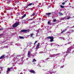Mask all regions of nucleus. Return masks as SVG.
Listing matches in <instances>:
<instances>
[{"label": "nucleus", "instance_id": "nucleus-1", "mask_svg": "<svg viewBox=\"0 0 74 74\" xmlns=\"http://www.w3.org/2000/svg\"><path fill=\"white\" fill-rule=\"evenodd\" d=\"M71 47H70L69 48H68V50L66 52H65L64 53L63 52H62V53H65V54H66V56L67 55H68V54H67V53H70V51H71Z\"/></svg>", "mask_w": 74, "mask_h": 74}, {"label": "nucleus", "instance_id": "nucleus-2", "mask_svg": "<svg viewBox=\"0 0 74 74\" xmlns=\"http://www.w3.org/2000/svg\"><path fill=\"white\" fill-rule=\"evenodd\" d=\"M30 30L29 29H25V30H22L21 31V33H23L25 32V33H28V32H30Z\"/></svg>", "mask_w": 74, "mask_h": 74}, {"label": "nucleus", "instance_id": "nucleus-3", "mask_svg": "<svg viewBox=\"0 0 74 74\" xmlns=\"http://www.w3.org/2000/svg\"><path fill=\"white\" fill-rule=\"evenodd\" d=\"M47 38L50 39V40L49 41H50V42H52V41H53L54 38L52 36H48L47 37Z\"/></svg>", "mask_w": 74, "mask_h": 74}, {"label": "nucleus", "instance_id": "nucleus-4", "mask_svg": "<svg viewBox=\"0 0 74 74\" xmlns=\"http://www.w3.org/2000/svg\"><path fill=\"white\" fill-rule=\"evenodd\" d=\"M19 25V22L16 23L13 25V27H16V26H18Z\"/></svg>", "mask_w": 74, "mask_h": 74}, {"label": "nucleus", "instance_id": "nucleus-5", "mask_svg": "<svg viewBox=\"0 0 74 74\" xmlns=\"http://www.w3.org/2000/svg\"><path fill=\"white\" fill-rule=\"evenodd\" d=\"M41 31V29H39L38 30H36V31L37 32V33L36 34V36H38V34L39 32H40Z\"/></svg>", "mask_w": 74, "mask_h": 74}, {"label": "nucleus", "instance_id": "nucleus-6", "mask_svg": "<svg viewBox=\"0 0 74 74\" xmlns=\"http://www.w3.org/2000/svg\"><path fill=\"white\" fill-rule=\"evenodd\" d=\"M7 69H8V70L7 71V73L8 74V73L9 72H10V70L12 69V68H8Z\"/></svg>", "mask_w": 74, "mask_h": 74}, {"label": "nucleus", "instance_id": "nucleus-7", "mask_svg": "<svg viewBox=\"0 0 74 74\" xmlns=\"http://www.w3.org/2000/svg\"><path fill=\"white\" fill-rule=\"evenodd\" d=\"M30 53H31V51H29L28 53V55H27V56L28 57H30Z\"/></svg>", "mask_w": 74, "mask_h": 74}, {"label": "nucleus", "instance_id": "nucleus-8", "mask_svg": "<svg viewBox=\"0 0 74 74\" xmlns=\"http://www.w3.org/2000/svg\"><path fill=\"white\" fill-rule=\"evenodd\" d=\"M39 47H40V43H38V44L36 46V49H38L39 48Z\"/></svg>", "mask_w": 74, "mask_h": 74}, {"label": "nucleus", "instance_id": "nucleus-9", "mask_svg": "<svg viewBox=\"0 0 74 74\" xmlns=\"http://www.w3.org/2000/svg\"><path fill=\"white\" fill-rule=\"evenodd\" d=\"M23 57H22L20 58V60H21V62L23 63V62H24V61L23 60Z\"/></svg>", "mask_w": 74, "mask_h": 74}, {"label": "nucleus", "instance_id": "nucleus-10", "mask_svg": "<svg viewBox=\"0 0 74 74\" xmlns=\"http://www.w3.org/2000/svg\"><path fill=\"white\" fill-rule=\"evenodd\" d=\"M29 72L32 73H35V71L34 70H30L29 71Z\"/></svg>", "mask_w": 74, "mask_h": 74}, {"label": "nucleus", "instance_id": "nucleus-11", "mask_svg": "<svg viewBox=\"0 0 74 74\" xmlns=\"http://www.w3.org/2000/svg\"><path fill=\"white\" fill-rule=\"evenodd\" d=\"M35 14H36V13H35V12H34L30 16L31 17H32V16H34V15H35Z\"/></svg>", "mask_w": 74, "mask_h": 74}, {"label": "nucleus", "instance_id": "nucleus-12", "mask_svg": "<svg viewBox=\"0 0 74 74\" xmlns=\"http://www.w3.org/2000/svg\"><path fill=\"white\" fill-rule=\"evenodd\" d=\"M54 56H55V54L50 55L49 56V57H51V58H52L53 57H54Z\"/></svg>", "mask_w": 74, "mask_h": 74}, {"label": "nucleus", "instance_id": "nucleus-13", "mask_svg": "<svg viewBox=\"0 0 74 74\" xmlns=\"http://www.w3.org/2000/svg\"><path fill=\"white\" fill-rule=\"evenodd\" d=\"M50 45L51 46H52V45H53V46H54V47L56 46V44H53V43L50 44Z\"/></svg>", "mask_w": 74, "mask_h": 74}, {"label": "nucleus", "instance_id": "nucleus-14", "mask_svg": "<svg viewBox=\"0 0 74 74\" xmlns=\"http://www.w3.org/2000/svg\"><path fill=\"white\" fill-rule=\"evenodd\" d=\"M5 56L4 55H3L2 56L0 57V59H3V58H4Z\"/></svg>", "mask_w": 74, "mask_h": 74}, {"label": "nucleus", "instance_id": "nucleus-15", "mask_svg": "<svg viewBox=\"0 0 74 74\" xmlns=\"http://www.w3.org/2000/svg\"><path fill=\"white\" fill-rule=\"evenodd\" d=\"M47 23L49 25H52V23L50 21H48Z\"/></svg>", "mask_w": 74, "mask_h": 74}, {"label": "nucleus", "instance_id": "nucleus-16", "mask_svg": "<svg viewBox=\"0 0 74 74\" xmlns=\"http://www.w3.org/2000/svg\"><path fill=\"white\" fill-rule=\"evenodd\" d=\"M59 55H60V53H58L57 54H54V56H58Z\"/></svg>", "mask_w": 74, "mask_h": 74}, {"label": "nucleus", "instance_id": "nucleus-17", "mask_svg": "<svg viewBox=\"0 0 74 74\" xmlns=\"http://www.w3.org/2000/svg\"><path fill=\"white\" fill-rule=\"evenodd\" d=\"M19 38L20 39H23L24 38L23 36H19Z\"/></svg>", "mask_w": 74, "mask_h": 74}, {"label": "nucleus", "instance_id": "nucleus-18", "mask_svg": "<svg viewBox=\"0 0 74 74\" xmlns=\"http://www.w3.org/2000/svg\"><path fill=\"white\" fill-rule=\"evenodd\" d=\"M32 5H33V3H29V4H28V5H27V7H28L29 6Z\"/></svg>", "mask_w": 74, "mask_h": 74}, {"label": "nucleus", "instance_id": "nucleus-19", "mask_svg": "<svg viewBox=\"0 0 74 74\" xmlns=\"http://www.w3.org/2000/svg\"><path fill=\"white\" fill-rule=\"evenodd\" d=\"M59 38H61V39L62 40H64V38H63L61 37H59Z\"/></svg>", "mask_w": 74, "mask_h": 74}, {"label": "nucleus", "instance_id": "nucleus-20", "mask_svg": "<svg viewBox=\"0 0 74 74\" xmlns=\"http://www.w3.org/2000/svg\"><path fill=\"white\" fill-rule=\"evenodd\" d=\"M26 14H24L23 16L22 17V18H23L25 17L26 16Z\"/></svg>", "mask_w": 74, "mask_h": 74}, {"label": "nucleus", "instance_id": "nucleus-21", "mask_svg": "<svg viewBox=\"0 0 74 74\" xmlns=\"http://www.w3.org/2000/svg\"><path fill=\"white\" fill-rule=\"evenodd\" d=\"M66 29H64V30H63V31H62L61 32V33H63V32H66Z\"/></svg>", "mask_w": 74, "mask_h": 74}, {"label": "nucleus", "instance_id": "nucleus-22", "mask_svg": "<svg viewBox=\"0 0 74 74\" xmlns=\"http://www.w3.org/2000/svg\"><path fill=\"white\" fill-rule=\"evenodd\" d=\"M10 3H11V1L10 0L8 1L7 2V4H10Z\"/></svg>", "mask_w": 74, "mask_h": 74}, {"label": "nucleus", "instance_id": "nucleus-23", "mask_svg": "<svg viewBox=\"0 0 74 74\" xmlns=\"http://www.w3.org/2000/svg\"><path fill=\"white\" fill-rule=\"evenodd\" d=\"M34 62H36V59L34 58V59L32 61V62L34 63Z\"/></svg>", "mask_w": 74, "mask_h": 74}, {"label": "nucleus", "instance_id": "nucleus-24", "mask_svg": "<svg viewBox=\"0 0 74 74\" xmlns=\"http://www.w3.org/2000/svg\"><path fill=\"white\" fill-rule=\"evenodd\" d=\"M59 14L60 15H63V14L62 13L60 12H59Z\"/></svg>", "mask_w": 74, "mask_h": 74}, {"label": "nucleus", "instance_id": "nucleus-25", "mask_svg": "<svg viewBox=\"0 0 74 74\" xmlns=\"http://www.w3.org/2000/svg\"><path fill=\"white\" fill-rule=\"evenodd\" d=\"M46 15H50V14H51V13H47L46 14Z\"/></svg>", "mask_w": 74, "mask_h": 74}, {"label": "nucleus", "instance_id": "nucleus-26", "mask_svg": "<svg viewBox=\"0 0 74 74\" xmlns=\"http://www.w3.org/2000/svg\"><path fill=\"white\" fill-rule=\"evenodd\" d=\"M11 44H12V43H9L8 44V46H10V45H11Z\"/></svg>", "mask_w": 74, "mask_h": 74}, {"label": "nucleus", "instance_id": "nucleus-27", "mask_svg": "<svg viewBox=\"0 0 74 74\" xmlns=\"http://www.w3.org/2000/svg\"><path fill=\"white\" fill-rule=\"evenodd\" d=\"M16 45H17V46H20V45H21V44L20 43H17V44H16Z\"/></svg>", "mask_w": 74, "mask_h": 74}, {"label": "nucleus", "instance_id": "nucleus-28", "mask_svg": "<svg viewBox=\"0 0 74 74\" xmlns=\"http://www.w3.org/2000/svg\"><path fill=\"white\" fill-rule=\"evenodd\" d=\"M61 8H64V6L61 5Z\"/></svg>", "mask_w": 74, "mask_h": 74}, {"label": "nucleus", "instance_id": "nucleus-29", "mask_svg": "<svg viewBox=\"0 0 74 74\" xmlns=\"http://www.w3.org/2000/svg\"><path fill=\"white\" fill-rule=\"evenodd\" d=\"M53 22H55L56 21V19H55L53 20Z\"/></svg>", "mask_w": 74, "mask_h": 74}, {"label": "nucleus", "instance_id": "nucleus-30", "mask_svg": "<svg viewBox=\"0 0 74 74\" xmlns=\"http://www.w3.org/2000/svg\"><path fill=\"white\" fill-rule=\"evenodd\" d=\"M38 42V41H36L34 43V45H35V44H36V43H37V42Z\"/></svg>", "mask_w": 74, "mask_h": 74}, {"label": "nucleus", "instance_id": "nucleus-31", "mask_svg": "<svg viewBox=\"0 0 74 74\" xmlns=\"http://www.w3.org/2000/svg\"><path fill=\"white\" fill-rule=\"evenodd\" d=\"M16 60H17V62H18V61H19V60H20V59H18V58H16Z\"/></svg>", "mask_w": 74, "mask_h": 74}, {"label": "nucleus", "instance_id": "nucleus-32", "mask_svg": "<svg viewBox=\"0 0 74 74\" xmlns=\"http://www.w3.org/2000/svg\"><path fill=\"white\" fill-rule=\"evenodd\" d=\"M49 74V71H47V73H46V74Z\"/></svg>", "mask_w": 74, "mask_h": 74}, {"label": "nucleus", "instance_id": "nucleus-33", "mask_svg": "<svg viewBox=\"0 0 74 74\" xmlns=\"http://www.w3.org/2000/svg\"><path fill=\"white\" fill-rule=\"evenodd\" d=\"M70 18H71V17H68L67 18V19L69 20V19H70Z\"/></svg>", "mask_w": 74, "mask_h": 74}, {"label": "nucleus", "instance_id": "nucleus-34", "mask_svg": "<svg viewBox=\"0 0 74 74\" xmlns=\"http://www.w3.org/2000/svg\"><path fill=\"white\" fill-rule=\"evenodd\" d=\"M33 34H30L31 37H32V36H33Z\"/></svg>", "mask_w": 74, "mask_h": 74}, {"label": "nucleus", "instance_id": "nucleus-35", "mask_svg": "<svg viewBox=\"0 0 74 74\" xmlns=\"http://www.w3.org/2000/svg\"><path fill=\"white\" fill-rule=\"evenodd\" d=\"M3 28L1 27V29H0V30H3Z\"/></svg>", "mask_w": 74, "mask_h": 74}, {"label": "nucleus", "instance_id": "nucleus-36", "mask_svg": "<svg viewBox=\"0 0 74 74\" xmlns=\"http://www.w3.org/2000/svg\"><path fill=\"white\" fill-rule=\"evenodd\" d=\"M65 3H66L65 2H63V3H62V5H64V4H65Z\"/></svg>", "mask_w": 74, "mask_h": 74}, {"label": "nucleus", "instance_id": "nucleus-37", "mask_svg": "<svg viewBox=\"0 0 74 74\" xmlns=\"http://www.w3.org/2000/svg\"><path fill=\"white\" fill-rule=\"evenodd\" d=\"M3 34H1L0 35V38H1V37L2 36H3Z\"/></svg>", "mask_w": 74, "mask_h": 74}, {"label": "nucleus", "instance_id": "nucleus-38", "mask_svg": "<svg viewBox=\"0 0 74 74\" xmlns=\"http://www.w3.org/2000/svg\"><path fill=\"white\" fill-rule=\"evenodd\" d=\"M40 53H43V51H41L40 52Z\"/></svg>", "mask_w": 74, "mask_h": 74}, {"label": "nucleus", "instance_id": "nucleus-39", "mask_svg": "<svg viewBox=\"0 0 74 74\" xmlns=\"http://www.w3.org/2000/svg\"><path fill=\"white\" fill-rule=\"evenodd\" d=\"M71 32H74V30H71Z\"/></svg>", "mask_w": 74, "mask_h": 74}, {"label": "nucleus", "instance_id": "nucleus-40", "mask_svg": "<svg viewBox=\"0 0 74 74\" xmlns=\"http://www.w3.org/2000/svg\"><path fill=\"white\" fill-rule=\"evenodd\" d=\"M35 3H38V1H36L35 2Z\"/></svg>", "mask_w": 74, "mask_h": 74}, {"label": "nucleus", "instance_id": "nucleus-41", "mask_svg": "<svg viewBox=\"0 0 74 74\" xmlns=\"http://www.w3.org/2000/svg\"><path fill=\"white\" fill-rule=\"evenodd\" d=\"M3 68V67H0V69H2Z\"/></svg>", "mask_w": 74, "mask_h": 74}, {"label": "nucleus", "instance_id": "nucleus-42", "mask_svg": "<svg viewBox=\"0 0 74 74\" xmlns=\"http://www.w3.org/2000/svg\"><path fill=\"white\" fill-rule=\"evenodd\" d=\"M27 7H28V6H27H27H26L25 7V8H27Z\"/></svg>", "mask_w": 74, "mask_h": 74}, {"label": "nucleus", "instance_id": "nucleus-43", "mask_svg": "<svg viewBox=\"0 0 74 74\" xmlns=\"http://www.w3.org/2000/svg\"><path fill=\"white\" fill-rule=\"evenodd\" d=\"M63 66H61V68H63Z\"/></svg>", "mask_w": 74, "mask_h": 74}, {"label": "nucleus", "instance_id": "nucleus-44", "mask_svg": "<svg viewBox=\"0 0 74 74\" xmlns=\"http://www.w3.org/2000/svg\"><path fill=\"white\" fill-rule=\"evenodd\" d=\"M33 20V18H31L29 19V20Z\"/></svg>", "mask_w": 74, "mask_h": 74}, {"label": "nucleus", "instance_id": "nucleus-45", "mask_svg": "<svg viewBox=\"0 0 74 74\" xmlns=\"http://www.w3.org/2000/svg\"><path fill=\"white\" fill-rule=\"evenodd\" d=\"M68 44H71V42H69L68 43Z\"/></svg>", "mask_w": 74, "mask_h": 74}, {"label": "nucleus", "instance_id": "nucleus-46", "mask_svg": "<svg viewBox=\"0 0 74 74\" xmlns=\"http://www.w3.org/2000/svg\"><path fill=\"white\" fill-rule=\"evenodd\" d=\"M50 74H52V72H50Z\"/></svg>", "mask_w": 74, "mask_h": 74}, {"label": "nucleus", "instance_id": "nucleus-47", "mask_svg": "<svg viewBox=\"0 0 74 74\" xmlns=\"http://www.w3.org/2000/svg\"><path fill=\"white\" fill-rule=\"evenodd\" d=\"M73 27H74V25L73 26V27H71V28H73Z\"/></svg>", "mask_w": 74, "mask_h": 74}, {"label": "nucleus", "instance_id": "nucleus-48", "mask_svg": "<svg viewBox=\"0 0 74 74\" xmlns=\"http://www.w3.org/2000/svg\"><path fill=\"white\" fill-rule=\"evenodd\" d=\"M69 40H70V38H69V39H67V40H68V41H69Z\"/></svg>", "mask_w": 74, "mask_h": 74}, {"label": "nucleus", "instance_id": "nucleus-49", "mask_svg": "<svg viewBox=\"0 0 74 74\" xmlns=\"http://www.w3.org/2000/svg\"><path fill=\"white\" fill-rule=\"evenodd\" d=\"M25 38H27V37L26 36L25 37Z\"/></svg>", "mask_w": 74, "mask_h": 74}, {"label": "nucleus", "instance_id": "nucleus-50", "mask_svg": "<svg viewBox=\"0 0 74 74\" xmlns=\"http://www.w3.org/2000/svg\"><path fill=\"white\" fill-rule=\"evenodd\" d=\"M26 37H29V36H26Z\"/></svg>", "mask_w": 74, "mask_h": 74}, {"label": "nucleus", "instance_id": "nucleus-51", "mask_svg": "<svg viewBox=\"0 0 74 74\" xmlns=\"http://www.w3.org/2000/svg\"><path fill=\"white\" fill-rule=\"evenodd\" d=\"M54 24H55L54 23H53L52 24V25H54Z\"/></svg>", "mask_w": 74, "mask_h": 74}, {"label": "nucleus", "instance_id": "nucleus-52", "mask_svg": "<svg viewBox=\"0 0 74 74\" xmlns=\"http://www.w3.org/2000/svg\"><path fill=\"white\" fill-rule=\"evenodd\" d=\"M28 59H29L28 58H27L26 60H28Z\"/></svg>", "mask_w": 74, "mask_h": 74}, {"label": "nucleus", "instance_id": "nucleus-53", "mask_svg": "<svg viewBox=\"0 0 74 74\" xmlns=\"http://www.w3.org/2000/svg\"><path fill=\"white\" fill-rule=\"evenodd\" d=\"M13 5H15V4H13Z\"/></svg>", "mask_w": 74, "mask_h": 74}, {"label": "nucleus", "instance_id": "nucleus-54", "mask_svg": "<svg viewBox=\"0 0 74 74\" xmlns=\"http://www.w3.org/2000/svg\"><path fill=\"white\" fill-rule=\"evenodd\" d=\"M66 44H68V43L66 44H65V45H66Z\"/></svg>", "mask_w": 74, "mask_h": 74}, {"label": "nucleus", "instance_id": "nucleus-55", "mask_svg": "<svg viewBox=\"0 0 74 74\" xmlns=\"http://www.w3.org/2000/svg\"><path fill=\"white\" fill-rule=\"evenodd\" d=\"M48 59H49V58H48L46 60H48Z\"/></svg>", "mask_w": 74, "mask_h": 74}, {"label": "nucleus", "instance_id": "nucleus-56", "mask_svg": "<svg viewBox=\"0 0 74 74\" xmlns=\"http://www.w3.org/2000/svg\"><path fill=\"white\" fill-rule=\"evenodd\" d=\"M32 56H34V55H33V54L32 55Z\"/></svg>", "mask_w": 74, "mask_h": 74}, {"label": "nucleus", "instance_id": "nucleus-57", "mask_svg": "<svg viewBox=\"0 0 74 74\" xmlns=\"http://www.w3.org/2000/svg\"><path fill=\"white\" fill-rule=\"evenodd\" d=\"M32 8H30L29 9V10H32Z\"/></svg>", "mask_w": 74, "mask_h": 74}, {"label": "nucleus", "instance_id": "nucleus-58", "mask_svg": "<svg viewBox=\"0 0 74 74\" xmlns=\"http://www.w3.org/2000/svg\"><path fill=\"white\" fill-rule=\"evenodd\" d=\"M20 74H22V73H20Z\"/></svg>", "mask_w": 74, "mask_h": 74}, {"label": "nucleus", "instance_id": "nucleus-59", "mask_svg": "<svg viewBox=\"0 0 74 74\" xmlns=\"http://www.w3.org/2000/svg\"><path fill=\"white\" fill-rule=\"evenodd\" d=\"M54 73H55V71L53 72Z\"/></svg>", "mask_w": 74, "mask_h": 74}, {"label": "nucleus", "instance_id": "nucleus-60", "mask_svg": "<svg viewBox=\"0 0 74 74\" xmlns=\"http://www.w3.org/2000/svg\"><path fill=\"white\" fill-rule=\"evenodd\" d=\"M73 52H74V51H73Z\"/></svg>", "mask_w": 74, "mask_h": 74}, {"label": "nucleus", "instance_id": "nucleus-61", "mask_svg": "<svg viewBox=\"0 0 74 74\" xmlns=\"http://www.w3.org/2000/svg\"><path fill=\"white\" fill-rule=\"evenodd\" d=\"M53 68H55V66H53Z\"/></svg>", "mask_w": 74, "mask_h": 74}, {"label": "nucleus", "instance_id": "nucleus-62", "mask_svg": "<svg viewBox=\"0 0 74 74\" xmlns=\"http://www.w3.org/2000/svg\"><path fill=\"white\" fill-rule=\"evenodd\" d=\"M58 46H59V45H57Z\"/></svg>", "mask_w": 74, "mask_h": 74}, {"label": "nucleus", "instance_id": "nucleus-63", "mask_svg": "<svg viewBox=\"0 0 74 74\" xmlns=\"http://www.w3.org/2000/svg\"><path fill=\"white\" fill-rule=\"evenodd\" d=\"M42 62V63H44V62Z\"/></svg>", "mask_w": 74, "mask_h": 74}, {"label": "nucleus", "instance_id": "nucleus-64", "mask_svg": "<svg viewBox=\"0 0 74 74\" xmlns=\"http://www.w3.org/2000/svg\"><path fill=\"white\" fill-rule=\"evenodd\" d=\"M24 71H25V69H24Z\"/></svg>", "mask_w": 74, "mask_h": 74}]
</instances>
